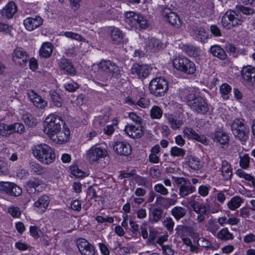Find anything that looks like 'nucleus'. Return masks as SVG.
Wrapping results in <instances>:
<instances>
[{"instance_id": "obj_1", "label": "nucleus", "mask_w": 255, "mask_h": 255, "mask_svg": "<svg viewBox=\"0 0 255 255\" xmlns=\"http://www.w3.org/2000/svg\"><path fill=\"white\" fill-rule=\"evenodd\" d=\"M179 96L181 99H186L191 109L198 114L203 115L209 110L208 104L202 97L194 92L190 93L188 89L180 91Z\"/></svg>"}, {"instance_id": "obj_2", "label": "nucleus", "mask_w": 255, "mask_h": 255, "mask_svg": "<svg viewBox=\"0 0 255 255\" xmlns=\"http://www.w3.org/2000/svg\"><path fill=\"white\" fill-rule=\"evenodd\" d=\"M34 157L43 164L49 165L54 162L56 156L52 148L46 144H39L32 148Z\"/></svg>"}, {"instance_id": "obj_3", "label": "nucleus", "mask_w": 255, "mask_h": 255, "mask_svg": "<svg viewBox=\"0 0 255 255\" xmlns=\"http://www.w3.org/2000/svg\"><path fill=\"white\" fill-rule=\"evenodd\" d=\"M62 123L63 121L59 116L54 114H50L45 119L44 122V131L49 135L52 139L55 140L56 138L54 137L60 131Z\"/></svg>"}, {"instance_id": "obj_4", "label": "nucleus", "mask_w": 255, "mask_h": 255, "mask_svg": "<svg viewBox=\"0 0 255 255\" xmlns=\"http://www.w3.org/2000/svg\"><path fill=\"white\" fill-rule=\"evenodd\" d=\"M168 90L167 81L161 77L153 79L149 83V90L151 94L156 97H162Z\"/></svg>"}, {"instance_id": "obj_5", "label": "nucleus", "mask_w": 255, "mask_h": 255, "mask_svg": "<svg viewBox=\"0 0 255 255\" xmlns=\"http://www.w3.org/2000/svg\"><path fill=\"white\" fill-rule=\"evenodd\" d=\"M244 120L237 118L234 120L231 125L233 134L242 141H246L248 138L249 128L245 126Z\"/></svg>"}, {"instance_id": "obj_6", "label": "nucleus", "mask_w": 255, "mask_h": 255, "mask_svg": "<svg viewBox=\"0 0 255 255\" xmlns=\"http://www.w3.org/2000/svg\"><path fill=\"white\" fill-rule=\"evenodd\" d=\"M125 17V22L131 27L145 29L148 26L146 19L140 14L128 11L126 13Z\"/></svg>"}, {"instance_id": "obj_7", "label": "nucleus", "mask_w": 255, "mask_h": 255, "mask_svg": "<svg viewBox=\"0 0 255 255\" xmlns=\"http://www.w3.org/2000/svg\"><path fill=\"white\" fill-rule=\"evenodd\" d=\"M242 22L240 16L234 11H227L222 18L223 26L228 29L240 25Z\"/></svg>"}, {"instance_id": "obj_8", "label": "nucleus", "mask_w": 255, "mask_h": 255, "mask_svg": "<svg viewBox=\"0 0 255 255\" xmlns=\"http://www.w3.org/2000/svg\"><path fill=\"white\" fill-rule=\"evenodd\" d=\"M12 60L15 63L21 64L29 62V64H37L36 59L30 58L28 53L21 47H16L12 53Z\"/></svg>"}, {"instance_id": "obj_9", "label": "nucleus", "mask_w": 255, "mask_h": 255, "mask_svg": "<svg viewBox=\"0 0 255 255\" xmlns=\"http://www.w3.org/2000/svg\"><path fill=\"white\" fill-rule=\"evenodd\" d=\"M107 155V151L105 148L94 146L87 152V158L90 163L97 162L101 158H104Z\"/></svg>"}, {"instance_id": "obj_10", "label": "nucleus", "mask_w": 255, "mask_h": 255, "mask_svg": "<svg viewBox=\"0 0 255 255\" xmlns=\"http://www.w3.org/2000/svg\"><path fill=\"white\" fill-rule=\"evenodd\" d=\"M176 185L179 190V195L181 197L186 196L195 190V187L183 178L176 177Z\"/></svg>"}, {"instance_id": "obj_11", "label": "nucleus", "mask_w": 255, "mask_h": 255, "mask_svg": "<svg viewBox=\"0 0 255 255\" xmlns=\"http://www.w3.org/2000/svg\"><path fill=\"white\" fill-rule=\"evenodd\" d=\"M77 246L82 255H95L94 246L84 239H80L77 241Z\"/></svg>"}, {"instance_id": "obj_12", "label": "nucleus", "mask_w": 255, "mask_h": 255, "mask_svg": "<svg viewBox=\"0 0 255 255\" xmlns=\"http://www.w3.org/2000/svg\"><path fill=\"white\" fill-rule=\"evenodd\" d=\"M151 70L148 65H133L130 73L139 79L145 78L148 76Z\"/></svg>"}, {"instance_id": "obj_13", "label": "nucleus", "mask_w": 255, "mask_h": 255, "mask_svg": "<svg viewBox=\"0 0 255 255\" xmlns=\"http://www.w3.org/2000/svg\"><path fill=\"white\" fill-rule=\"evenodd\" d=\"M209 136L214 142L222 145L227 144L229 141V136L222 129L219 128L214 132H211Z\"/></svg>"}, {"instance_id": "obj_14", "label": "nucleus", "mask_w": 255, "mask_h": 255, "mask_svg": "<svg viewBox=\"0 0 255 255\" xmlns=\"http://www.w3.org/2000/svg\"><path fill=\"white\" fill-rule=\"evenodd\" d=\"M242 75L243 79L248 84L251 85H255V67L251 65H247L243 67Z\"/></svg>"}, {"instance_id": "obj_15", "label": "nucleus", "mask_w": 255, "mask_h": 255, "mask_svg": "<svg viewBox=\"0 0 255 255\" xmlns=\"http://www.w3.org/2000/svg\"><path fill=\"white\" fill-rule=\"evenodd\" d=\"M50 203V198L46 195H42L37 199L33 204V207L36 212L43 213L47 209Z\"/></svg>"}, {"instance_id": "obj_16", "label": "nucleus", "mask_w": 255, "mask_h": 255, "mask_svg": "<svg viewBox=\"0 0 255 255\" xmlns=\"http://www.w3.org/2000/svg\"><path fill=\"white\" fill-rule=\"evenodd\" d=\"M43 22V19L40 16L36 15L35 17L26 18L24 20L23 24L26 29L32 31L40 26Z\"/></svg>"}, {"instance_id": "obj_17", "label": "nucleus", "mask_w": 255, "mask_h": 255, "mask_svg": "<svg viewBox=\"0 0 255 255\" xmlns=\"http://www.w3.org/2000/svg\"><path fill=\"white\" fill-rule=\"evenodd\" d=\"M125 131L130 137L133 138H138L140 137L143 134L142 127L141 126H135L132 125H127Z\"/></svg>"}, {"instance_id": "obj_18", "label": "nucleus", "mask_w": 255, "mask_h": 255, "mask_svg": "<svg viewBox=\"0 0 255 255\" xmlns=\"http://www.w3.org/2000/svg\"><path fill=\"white\" fill-rule=\"evenodd\" d=\"M115 151L121 155L128 156L131 152L130 145L127 142H117L114 145Z\"/></svg>"}, {"instance_id": "obj_19", "label": "nucleus", "mask_w": 255, "mask_h": 255, "mask_svg": "<svg viewBox=\"0 0 255 255\" xmlns=\"http://www.w3.org/2000/svg\"><path fill=\"white\" fill-rule=\"evenodd\" d=\"M27 94L30 100L36 107L43 109L47 106V102L43 100L33 90L29 91Z\"/></svg>"}, {"instance_id": "obj_20", "label": "nucleus", "mask_w": 255, "mask_h": 255, "mask_svg": "<svg viewBox=\"0 0 255 255\" xmlns=\"http://www.w3.org/2000/svg\"><path fill=\"white\" fill-rule=\"evenodd\" d=\"M163 44L161 41L156 38H150L146 40L145 48L146 52H155L162 48Z\"/></svg>"}, {"instance_id": "obj_21", "label": "nucleus", "mask_w": 255, "mask_h": 255, "mask_svg": "<svg viewBox=\"0 0 255 255\" xmlns=\"http://www.w3.org/2000/svg\"><path fill=\"white\" fill-rule=\"evenodd\" d=\"M110 38L112 43L114 44H119L123 42L124 34L118 28L111 27L110 28Z\"/></svg>"}, {"instance_id": "obj_22", "label": "nucleus", "mask_w": 255, "mask_h": 255, "mask_svg": "<svg viewBox=\"0 0 255 255\" xmlns=\"http://www.w3.org/2000/svg\"><path fill=\"white\" fill-rule=\"evenodd\" d=\"M179 49L184 51L190 57H195L200 53V49L194 45L180 43L179 44Z\"/></svg>"}, {"instance_id": "obj_23", "label": "nucleus", "mask_w": 255, "mask_h": 255, "mask_svg": "<svg viewBox=\"0 0 255 255\" xmlns=\"http://www.w3.org/2000/svg\"><path fill=\"white\" fill-rule=\"evenodd\" d=\"M185 135L189 138L195 139L203 144L207 143V138L204 135H200L196 132V131L191 128H186L183 130Z\"/></svg>"}, {"instance_id": "obj_24", "label": "nucleus", "mask_w": 255, "mask_h": 255, "mask_svg": "<svg viewBox=\"0 0 255 255\" xmlns=\"http://www.w3.org/2000/svg\"><path fill=\"white\" fill-rule=\"evenodd\" d=\"M17 11V7L13 1H9L1 10L2 16L7 18H11Z\"/></svg>"}, {"instance_id": "obj_25", "label": "nucleus", "mask_w": 255, "mask_h": 255, "mask_svg": "<svg viewBox=\"0 0 255 255\" xmlns=\"http://www.w3.org/2000/svg\"><path fill=\"white\" fill-rule=\"evenodd\" d=\"M161 13L165 20L172 26L175 23V12L167 7H162Z\"/></svg>"}, {"instance_id": "obj_26", "label": "nucleus", "mask_w": 255, "mask_h": 255, "mask_svg": "<svg viewBox=\"0 0 255 255\" xmlns=\"http://www.w3.org/2000/svg\"><path fill=\"white\" fill-rule=\"evenodd\" d=\"M42 181L37 179H33L29 180L26 183V189L29 193L35 191L38 192L42 191V187H41Z\"/></svg>"}, {"instance_id": "obj_27", "label": "nucleus", "mask_w": 255, "mask_h": 255, "mask_svg": "<svg viewBox=\"0 0 255 255\" xmlns=\"http://www.w3.org/2000/svg\"><path fill=\"white\" fill-rule=\"evenodd\" d=\"M220 171L224 180H228L231 179L233 175L232 169L231 165L226 160L222 161Z\"/></svg>"}, {"instance_id": "obj_28", "label": "nucleus", "mask_w": 255, "mask_h": 255, "mask_svg": "<svg viewBox=\"0 0 255 255\" xmlns=\"http://www.w3.org/2000/svg\"><path fill=\"white\" fill-rule=\"evenodd\" d=\"M186 222L187 221L184 220L183 222L184 225H179L176 227V233L181 238L190 236L193 232V230L192 227L185 225Z\"/></svg>"}, {"instance_id": "obj_29", "label": "nucleus", "mask_w": 255, "mask_h": 255, "mask_svg": "<svg viewBox=\"0 0 255 255\" xmlns=\"http://www.w3.org/2000/svg\"><path fill=\"white\" fill-rule=\"evenodd\" d=\"M53 46L50 42H44L39 50V55L44 58H48L51 55Z\"/></svg>"}, {"instance_id": "obj_30", "label": "nucleus", "mask_w": 255, "mask_h": 255, "mask_svg": "<svg viewBox=\"0 0 255 255\" xmlns=\"http://www.w3.org/2000/svg\"><path fill=\"white\" fill-rule=\"evenodd\" d=\"M216 237L223 241L232 240L234 238L233 234L231 233L226 227L223 228L220 230L218 232Z\"/></svg>"}, {"instance_id": "obj_31", "label": "nucleus", "mask_w": 255, "mask_h": 255, "mask_svg": "<svg viewBox=\"0 0 255 255\" xmlns=\"http://www.w3.org/2000/svg\"><path fill=\"white\" fill-rule=\"evenodd\" d=\"M243 201L244 200L240 196H235L228 202L227 206L231 210L234 211L240 207Z\"/></svg>"}, {"instance_id": "obj_32", "label": "nucleus", "mask_w": 255, "mask_h": 255, "mask_svg": "<svg viewBox=\"0 0 255 255\" xmlns=\"http://www.w3.org/2000/svg\"><path fill=\"white\" fill-rule=\"evenodd\" d=\"M189 204L193 211L198 214L207 213V207L205 205L195 200L190 201Z\"/></svg>"}, {"instance_id": "obj_33", "label": "nucleus", "mask_w": 255, "mask_h": 255, "mask_svg": "<svg viewBox=\"0 0 255 255\" xmlns=\"http://www.w3.org/2000/svg\"><path fill=\"white\" fill-rule=\"evenodd\" d=\"M210 51L214 56L221 60H224L227 57V54L225 51L218 45L211 46Z\"/></svg>"}, {"instance_id": "obj_34", "label": "nucleus", "mask_w": 255, "mask_h": 255, "mask_svg": "<svg viewBox=\"0 0 255 255\" xmlns=\"http://www.w3.org/2000/svg\"><path fill=\"white\" fill-rule=\"evenodd\" d=\"M193 33L196 40L203 42L208 37V34L205 29L202 27L198 28L193 30Z\"/></svg>"}, {"instance_id": "obj_35", "label": "nucleus", "mask_w": 255, "mask_h": 255, "mask_svg": "<svg viewBox=\"0 0 255 255\" xmlns=\"http://www.w3.org/2000/svg\"><path fill=\"white\" fill-rule=\"evenodd\" d=\"M162 211L159 208H153L150 210L149 220L152 223L157 222L161 218Z\"/></svg>"}, {"instance_id": "obj_36", "label": "nucleus", "mask_w": 255, "mask_h": 255, "mask_svg": "<svg viewBox=\"0 0 255 255\" xmlns=\"http://www.w3.org/2000/svg\"><path fill=\"white\" fill-rule=\"evenodd\" d=\"M156 203L164 207H168L170 206L174 205L175 201L172 199L166 198L159 196L156 198Z\"/></svg>"}, {"instance_id": "obj_37", "label": "nucleus", "mask_w": 255, "mask_h": 255, "mask_svg": "<svg viewBox=\"0 0 255 255\" xmlns=\"http://www.w3.org/2000/svg\"><path fill=\"white\" fill-rule=\"evenodd\" d=\"M103 70L107 72L112 73L114 76L117 77L120 73V70L117 65H98Z\"/></svg>"}, {"instance_id": "obj_38", "label": "nucleus", "mask_w": 255, "mask_h": 255, "mask_svg": "<svg viewBox=\"0 0 255 255\" xmlns=\"http://www.w3.org/2000/svg\"><path fill=\"white\" fill-rule=\"evenodd\" d=\"M135 182L139 186L149 188L151 186V182L146 177L136 175L134 177Z\"/></svg>"}, {"instance_id": "obj_39", "label": "nucleus", "mask_w": 255, "mask_h": 255, "mask_svg": "<svg viewBox=\"0 0 255 255\" xmlns=\"http://www.w3.org/2000/svg\"><path fill=\"white\" fill-rule=\"evenodd\" d=\"M207 231L211 232L214 236L216 237L218 234V231L219 229V226L218 224L212 220H209L205 225Z\"/></svg>"}, {"instance_id": "obj_40", "label": "nucleus", "mask_w": 255, "mask_h": 255, "mask_svg": "<svg viewBox=\"0 0 255 255\" xmlns=\"http://www.w3.org/2000/svg\"><path fill=\"white\" fill-rule=\"evenodd\" d=\"M31 171L35 174L42 175L47 172V168L42 167L38 163H33L31 165Z\"/></svg>"}, {"instance_id": "obj_41", "label": "nucleus", "mask_w": 255, "mask_h": 255, "mask_svg": "<svg viewBox=\"0 0 255 255\" xmlns=\"http://www.w3.org/2000/svg\"><path fill=\"white\" fill-rule=\"evenodd\" d=\"M49 94L53 104L57 107H61L62 99L60 95L55 91H50Z\"/></svg>"}, {"instance_id": "obj_42", "label": "nucleus", "mask_w": 255, "mask_h": 255, "mask_svg": "<svg viewBox=\"0 0 255 255\" xmlns=\"http://www.w3.org/2000/svg\"><path fill=\"white\" fill-rule=\"evenodd\" d=\"M231 87L227 83L222 84L220 88L222 97L226 100L229 99V94L231 91Z\"/></svg>"}, {"instance_id": "obj_43", "label": "nucleus", "mask_w": 255, "mask_h": 255, "mask_svg": "<svg viewBox=\"0 0 255 255\" xmlns=\"http://www.w3.org/2000/svg\"><path fill=\"white\" fill-rule=\"evenodd\" d=\"M189 166L194 170H199L202 167L200 160L195 157H191L187 161Z\"/></svg>"}, {"instance_id": "obj_44", "label": "nucleus", "mask_w": 255, "mask_h": 255, "mask_svg": "<svg viewBox=\"0 0 255 255\" xmlns=\"http://www.w3.org/2000/svg\"><path fill=\"white\" fill-rule=\"evenodd\" d=\"M10 127L11 134L14 132L22 134L25 131L24 126L21 123H14L13 124L10 125Z\"/></svg>"}, {"instance_id": "obj_45", "label": "nucleus", "mask_w": 255, "mask_h": 255, "mask_svg": "<svg viewBox=\"0 0 255 255\" xmlns=\"http://www.w3.org/2000/svg\"><path fill=\"white\" fill-rule=\"evenodd\" d=\"M162 116V111L157 106H154L150 110V117L152 119H159Z\"/></svg>"}, {"instance_id": "obj_46", "label": "nucleus", "mask_w": 255, "mask_h": 255, "mask_svg": "<svg viewBox=\"0 0 255 255\" xmlns=\"http://www.w3.org/2000/svg\"><path fill=\"white\" fill-rule=\"evenodd\" d=\"M176 69H179L188 74H192L196 71L195 65H179V68L176 67Z\"/></svg>"}, {"instance_id": "obj_47", "label": "nucleus", "mask_w": 255, "mask_h": 255, "mask_svg": "<svg viewBox=\"0 0 255 255\" xmlns=\"http://www.w3.org/2000/svg\"><path fill=\"white\" fill-rule=\"evenodd\" d=\"M24 123L30 127H35L36 125V119L30 114L27 113L24 114L22 117Z\"/></svg>"}, {"instance_id": "obj_48", "label": "nucleus", "mask_w": 255, "mask_h": 255, "mask_svg": "<svg viewBox=\"0 0 255 255\" xmlns=\"http://www.w3.org/2000/svg\"><path fill=\"white\" fill-rule=\"evenodd\" d=\"M149 231V235L148 240L151 244L155 245L156 241L159 236V233L153 228H150Z\"/></svg>"}, {"instance_id": "obj_49", "label": "nucleus", "mask_w": 255, "mask_h": 255, "mask_svg": "<svg viewBox=\"0 0 255 255\" xmlns=\"http://www.w3.org/2000/svg\"><path fill=\"white\" fill-rule=\"evenodd\" d=\"M10 125H7L4 124H0V135L8 137L11 134L10 130Z\"/></svg>"}, {"instance_id": "obj_50", "label": "nucleus", "mask_w": 255, "mask_h": 255, "mask_svg": "<svg viewBox=\"0 0 255 255\" xmlns=\"http://www.w3.org/2000/svg\"><path fill=\"white\" fill-rule=\"evenodd\" d=\"M250 158L248 154H245L240 156V165L243 168L246 169L249 167Z\"/></svg>"}, {"instance_id": "obj_51", "label": "nucleus", "mask_w": 255, "mask_h": 255, "mask_svg": "<svg viewBox=\"0 0 255 255\" xmlns=\"http://www.w3.org/2000/svg\"><path fill=\"white\" fill-rule=\"evenodd\" d=\"M10 192L9 195L15 197L20 196L22 192L21 188L13 182Z\"/></svg>"}, {"instance_id": "obj_52", "label": "nucleus", "mask_w": 255, "mask_h": 255, "mask_svg": "<svg viewBox=\"0 0 255 255\" xmlns=\"http://www.w3.org/2000/svg\"><path fill=\"white\" fill-rule=\"evenodd\" d=\"M150 105V100L148 98L143 97L140 98L139 100L136 101L135 106H138L142 108H146L148 107Z\"/></svg>"}, {"instance_id": "obj_53", "label": "nucleus", "mask_w": 255, "mask_h": 255, "mask_svg": "<svg viewBox=\"0 0 255 255\" xmlns=\"http://www.w3.org/2000/svg\"><path fill=\"white\" fill-rule=\"evenodd\" d=\"M64 35L67 37L76 40L78 41H84L85 40V39L81 35L70 31L65 32Z\"/></svg>"}, {"instance_id": "obj_54", "label": "nucleus", "mask_w": 255, "mask_h": 255, "mask_svg": "<svg viewBox=\"0 0 255 255\" xmlns=\"http://www.w3.org/2000/svg\"><path fill=\"white\" fill-rule=\"evenodd\" d=\"M60 67L64 73L74 75L76 73L75 68L73 65H61Z\"/></svg>"}, {"instance_id": "obj_55", "label": "nucleus", "mask_w": 255, "mask_h": 255, "mask_svg": "<svg viewBox=\"0 0 255 255\" xmlns=\"http://www.w3.org/2000/svg\"><path fill=\"white\" fill-rule=\"evenodd\" d=\"M70 135V130L69 129H65L64 131H59L58 134L56 135V137L58 138V141L63 142L67 140L68 136Z\"/></svg>"}, {"instance_id": "obj_56", "label": "nucleus", "mask_w": 255, "mask_h": 255, "mask_svg": "<svg viewBox=\"0 0 255 255\" xmlns=\"http://www.w3.org/2000/svg\"><path fill=\"white\" fill-rule=\"evenodd\" d=\"M12 182H0V190L4 193L9 194L10 189L11 188Z\"/></svg>"}, {"instance_id": "obj_57", "label": "nucleus", "mask_w": 255, "mask_h": 255, "mask_svg": "<svg viewBox=\"0 0 255 255\" xmlns=\"http://www.w3.org/2000/svg\"><path fill=\"white\" fill-rule=\"evenodd\" d=\"M149 174L154 179H158L160 177L161 172L158 166L152 167L149 169Z\"/></svg>"}, {"instance_id": "obj_58", "label": "nucleus", "mask_w": 255, "mask_h": 255, "mask_svg": "<svg viewBox=\"0 0 255 255\" xmlns=\"http://www.w3.org/2000/svg\"><path fill=\"white\" fill-rule=\"evenodd\" d=\"M237 8L240 11L246 15H252L255 13V10L253 8L246 7L243 5H239Z\"/></svg>"}, {"instance_id": "obj_59", "label": "nucleus", "mask_w": 255, "mask_h": 255, "mask_svg": "<svg viewBox=\"0 0 255 255\" xmlns=\"http://www.w3.org/2000/svg\"><path fill=\"white\" fill-rule=\"evenodd\" d=\"M71 170L72 174L77 178L85 176L86 173L79 169L76 166L71 167Z\"/></svg>"}, {"instance_id": "obj_60", "label": "nucleus", "mask_w": 255, "mask_h": 255, "mask_svg": "<svg viewBox=\"0 0 255 255\" xmlns=\"http://www.w3.org/2000/svg\"><path fill=\"white\" fill-rule=\"evenodd\" d=\"M154 190L163 195H166L168 194L167 189L161 184H157L154 185Z\"/></svg>"}, {"instance_id": "obj_61", "label": "nucleus", "mask_w": 255, "mask_h": 255, "mask_svg": "<svg viewBox=\"0 0 255 255\" xmlns=\"http://www.w3.org/2000/svg\"><path fill=\"white\" fill-rule=\"evenodd\" d=\"M79 85L77 83H67L64 85L65 89L70 92H73L79 88Z\"/></svg>"}, {"instance_id": "obj_62", "label": "nucleus", "mask_w": 255, "mask_h": 255, "mask_svg": "<svg viewBox=\"0 0 255 255\" xmlns=\"http://www.w3.org/2000/svg\"><path fill=\"white\" fill-rule=\"evenodd\" d=\"M8 212L14 218L18 217L21 214L19 209L15 207H10L8 209Z\"/></svg>"}, {"instance_id": "obj_63", "label": "nucleus", "mask_w": 255, "mask_h": 255, "mask_svg": "<svg viewBox=\"0 0 255 255\" xmlns=\"http://www.w3.org/2000/svg\"><path fill=\"white\" fill-rule=\"evenodd\" d=\"M129 118L131 120L134 122L137 126H141L142 120L136 114L130 113L129 114Z\"/></svg>"}, {"instance_id": "obj_64", "label": "nucleus", "mask_w": 255, "mask_h": 255, "mask_svg": "<svg viewBox=\"0 0 255 255\" xmlns=\"http://www.w3.org/2000/svg\"><path fill=\"white\" fill-rule=\"evenodd\" d=\"M243 241L246 244L255 243V235L253 233L248 234L244 237Z\"/></svg>"}]
</instances>
